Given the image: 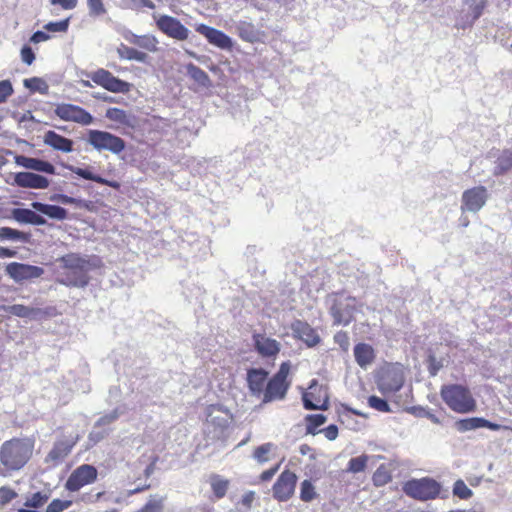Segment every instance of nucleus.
<instances>
[{"label": "nucleus", "instance_id": "1", "mask_svg": "<svg viewBox=\"0 0 512 512\" xmlns=\"http://www.w3.org/2000/svg\"><path fill=\"white\" fill-rule=\"evenodd\" d=\"M62 264L64 272L58 282L67 287L85 288L90 281L89 272L97 267L98 258L68 253L57 260Z\"/></svg>", "mask_w": 512, "mask_h": 512}, {"label": "nucleus", "instance_id": "2", "mask_svg": "<svg viewBox=\"0 0 512 512\" xmlns=\"http://www.w3.org/2000/svg\"><path fill=\"white\" fill-rule=\"evenodd\" d=\"M34 441L30 438H13L0 447V463L7 471H18L30 460Z\"/></svg>", "mask_w": 512, "mask_h": 512}, {"label": "nucleus", "instance_id": "3", "mask_svg": "<svg viewBox=\"0 0 512 512\" xmlns=\"http://www.w3.org/2000/svg\"><path fill=\"white\" fill-rule=\"evenodd\" d=\"M440 394L446 405L457 413H470L476 409L475 399L470 390L463 385H444Z\"/></svg>", "mask_w": 512, "mask_h": 512}, {"label": "nucleus", "instance_id": "4", "mask_svg": "<svg viewBox=\"0 0 512 512\" xmlns=\"http://www.w3.org/2000/svg\"><path fill=\"white\" fill-rule=\"evenodd\" d=\"M289 371V362H283L280 365L279 370L270 379H268L265 391L262 395V404L286 398L287 392L290 388V382L287 381Z\"/></svg>", "mask_w": 512, "mask_h": 512}, {"label": "nucleus", "instance_id": "5", "mask_svg": "<svg viewBox=\"0 0 512 512\" xmlns=\"http://www.w3.org/2000/svg\"><path fill=\"white\" fill-rule=\"evenodd\" d=\"M442 485L433 478L423 477L408 480L403 485L404 493L419 501H428L440 496Z\"/></svg>", "mask_w": 512, "mask_h": 512}, {"label": "nucleus", "instance_id": "6", "mask_svg": "<svg viewBox=\"0 0 512 512\" xmlns=\"http://www.w3.org/2000/svg\"><path fill=\"white\" fill-rule=\"evenodd\" d=\"M87 143L97 151H109L115 155L125 150V141L110 132L92 129L88 131Z\"/></svg>", "mask_w": 512, "mask_h": 512}, {"label": "nucleus", "instance_id": "7", "mask_svg": "<svg viewBox=\"0 0 512 512\" xmlns=\"http://www.w3.org/2000/svg\"><path fill=\"white\" fill-rule=\"evenodd\" d=\"M376 384L382 394L395 393L399 391L404 384V374L402 369L396 365L383 367L377 374Z\"/></svg>", "mask_w": 512, "mask_h": 512}, {"label": "nucleus", "instance_id": "8", "mask_svg": "<svg viewBox=\"0 0 512 512\" xmlns=\"http://www.w3.org/2000/svg\"><path fill=\"white\" fill-rule=\"evenodd\" d=\"M157 28L167 37L177 41H185L189 38L191 31L181 21L170 15H153Z\"/></svg>", "mask_w": 512, "mask_h": 512}, {"label": "nucleus", "instance_id": "9", "mask_svg": "<svg viewBox=\"0 0 512 512\" xmlns=\"http://www.w3.org/2000/svg\"><path fill=\"white\" fill-rule=\"evenodd\" d=\"M94 83L103 87L112 93H128L132 84L118 77H115L110 71L100 68L92 73H86Z\"/></svg>", "mask_w": 512, "mask_h": 512}, {"label": "nucleus", "instance_id": "10", "mask_svg": "<svg viewBox=\"0 0 512 512\" xmlns=\"http://www.w3.org/2000/svg\"><path fill=\"white\" fill-rule=\"evenodd\" d=\"M97 475V469L93 465H80L68 477L65 488L70 492L79 491L85 485L95 482Z\"/></svg>", "mask_w": 512, "mask_h": 512}, {"label": "nucleus", "instance_id": "11", "mask_svg": "<svg viewBox=\"0 0 512 512\" xmlns=\"http://www.w3.org/2000/svg\"><path fill=\"white\" fill-rule=\"evenodd\" d=\"M356 311V300L353 297L335 298L330 308L334 324L347 326Z\"/></svg>", "mask_w": 512, "mask_h": 512}, {"label": "nucleus", "instance_id": "12", "mask_svg": "<svg viewBox=\"0 0 512 512\" xmlns=\"http://www.w3.org/2000/svg\"><path fill=\"white\" fill-rule=\"evenodd\" d=\"M54 113L61 120L71 121L81 125H90L94 120L93 116L84 108L69 103L58 104L54 109Z\"/></svg>", "mask_w": 512, "mask_h": 512}, {"label": "nucleus", "instance_id": "13", "mask_svg": "<svg viewBox=\"0 0 512 512\" xmlns=\"http://www.w3.org/2000/svg\"><path fill=\"white\" fill-rule=\"evenodd\" d=\"M232 415L229 410L222 405L214 404L207 408V425L214 427L213 437L219 438L228 428Z\"/></svg>", "mask_w": 512, "mask_h": 512}, {"label": "nucleus", "instance_id": "14", "mask_svg": "<svg viewBox=\"0 0 512 512\" xmlns=\"http://www.w3.org/2000/svg\"><path fill=\"white\" fill-rule=\"evenodd\" d=\"M5 272L15 282L20 283L40 278L44 274V269L40 266L11 262L7 264Z\"/></svg>", "mask_w": 512, "mask_h": 512}, {"label": "nucleus", "instance_id": "15", "mask_svg": "<svg viewBox=\"0 0 512 512\" xmlns=\"http://www.w3.org/2000/svg\"><path fill=\"white\" fill-rule=\"evenodd\" d=\"M297 480L294 472L284 470L272 487L274 498L281 502L289 500L294 494Z\"/></svg>", "mask_w": 512, "mask_h": 512}, {"label": "nucleus", "instance_id": "16", "mask_svg": "<svg viewBox=\"0 0 512 512\" xmlns=\"http://www.w3.org/2000/svg\"><path fill=\"white\" fill-rule=\"evenodd\" d=\"M488 198L487 189L484 186H477L465 190L462 194V211L472 213L478 212L486 203Z\"/></svg>", "mask_w": 512, "mask_h": 512}, {"label": "nucleus", "instance_id": "17", "mask_svg": "<svg viewBox=\"0 0 512 512\" xmlns=\"http://www.w3.org/2000/svg\"><path fill=\"white\" fill-rule=\"evenodd\" d=\"M77 441L78 436L62 437L57 439L54 442L51 451L46 455L44 462L47 464L52 463L53 465H58L70 454Z\"/></svg>", "mask_w": 512, "mask_h": 512}, {"label": "nucleus", "instance_id": "18", "mask_svg": "<svg viewBox=\"0 0 512 512\" xmlns=\"http://www.w3.org/2000/svg\"><path fill=\"white\" fill-rule=\"evenodd\" d=\"M195 30L204 36L211 45L217 48L230 50L233 47L232 39L221 30L203 23L197 24Z\"/></svg>", "mask_w": 512, "mask_h": 512}, {"label": "nucleus", "instance_id": "19", "mask_svg": "<svg viewBox=\"0 0 512 512\" xmlns=\"http://www.w3.org/2000/svg\"><path fill=\"white\" fill-rule=\"evenodd\" d=\"M465 4L468 6V12L456 20L458 29L471 27L482 16L487 6V0H465Z\"/></svg>", "mask_w": 512, "mask_h": 512}, {"label": "nucleus", "instance_id": "20", "mask_svg": "<svg viewBox=\"0 0 512 512\" xmlns=\"http://www.w3.org/2000/svg\"><path fill=\"white\" fill-rule=\"evenodd\" d=\"M269 372L264 368H250L247 370L246 381L249 392L253 397H260L265 391Z\"/></svg>", "mask_w": 512, "mask_h": 512}, {"label": "nucleus", "instance_id": "21", "mask_svg": "<svg viewBox=\"0 0 512 512\" xmlns=\"http://www.w3.org/2000/svg\"><path fill=\"white\" fill-rule=\"evenodd\" d=\"M49 183L48 178L34 172H17L14 174L13 184L21 188L46 189Z\"/></svg>", "mask_w": 512, "mask_h": 512}, {"label": "nucleus", "instance_id": "22", "mask_svg": "<svg viewBox=\"0 0 512 512\" xmlns=\"http://www.w3.org/2000/svg\"><path fill=\"white\" fill-rule=\"evenodd\" d=\"M308 392H303L302 394V402L303 407L306 410H327L328 409V397L325 395L323 403L320 402V395H316L317 389L319 392L322 390V387L318 386V381L316 379H312L310 385L308 387Z\"/></svg>", "mask_w": 512, "mask_h": 512}, {"label": "nucleus", "instance_id": "23", "mask_svg": "<svg viewBox=\"0 0 512 512\" xmlns=\"http://www.w3.org/2000/svg\"><path fill=\"white\" fill-rule=\"evenodd\" d=\"M14 159L18 166L24 167L26 169L51 175L56 173L54 165L48 161L39 158L27 157L24 155H16Z\"/></svg>", "mask_w": 512, "mask_h": 512}, {"label": "nucleus", "instance_id": "24", "mask_svg": "<svg viewBox=\"0 0 512 512\" xmlns=\"http://www.w3.org/2000/svg\"><path fill=\"white\" fill-rule=\"evenodd\" d=\"M455 427L459 432H467L479 428H488L492 431H498L501 428V425L488 421L482 417H471L458 420L455 423Z\"/></svg>", "mask_w": 512, "mask_h": 512}, {"label": "nucleus", "instance_id": "25", "mask_svg": "<svg viewBox=\"0 0 512 512\" xmlns=\"http://www.w3.org/2000/svg\"><path fill=\"white\" fill-rule=\"evenodd\" d=\"M294 334L307 344L313 347L320 342V337L317 332L306 322L297 320L292 324Z\"/></svg>", "mask_w": 512, "mask_h": 512}, {"label": "nucleus", "instance_id": "26", "mask_svg": "<svg viewBox=\"0 0 512 512\" xmlns=\"http://www.w3.org/2000/svg\"><path fill=\"white\" fill-rule=\"evenodd\" d=\"M253 341L256 351L263 357L275 356L280 351V345L275 339L261 334H254Z\"/></svg>", "mask_w": 512, "mask_h": 512}, {"label": "nucleus", "instance_id": "27", "mask_svg": "<svg viewBox=\"0 0 512 512\" xmlns=\"http://www.w3.org/2000/svg\"><path fill=\"white\" fill-rule=\"evenodd\" d=\"M11 216L16 222L21 224L41 226L47 223L46 219L34 209L14 208L11 211Z\"/></svg>", "mask_w": 512, "mask_h": 512}, {"label": "nucleus", "instance_id": "28", "mask_svg": "<svg viewBox=\"0 0 512 512\" xmlns=\"http://www.w3.org/2000/svg\"><path fill=\"white\" fill-rule=\"evenodd\" d=\"M43 142L45 145L50 146L54 150L64 153H69L73 150V141L56 133L53 130H48L45 132L43 136Z\"/></svg>", "mask_w": 512, "mask_h": 512}, {"label": "nucleus", "instance_id": "29", "mask_svg": "<svg viewBox=\"0 0 512 512\" xmlns=\"http://www.w3.org/2000/svg\"><path fill=\"white\" fill-rule=\"evenodd\" d=\"M4 311L13 316L28 318L30 320H38L46 315V312L40 308L29 307L22 304L5 306Z\"/></svg>", "mask_w": 512, "mask_h": 512}, {"label": "nucleus", "instance_id": "30", "mask_svg": "<svg viewBox=\"0 0 512 512\" xmlns=\"http://www.w3.org/2000/svg\"><path fill=\"white\" fill-rule=\"evenodd\" d=\"M31 207L38 213L43 214L54 220L62 221L67 219L68 217V211L65 208L58 205L34 201L31 203Z\"/></svg>", "mask_w": 512, "mask_h": 512}, {"label": "nucleus", "instance_id": "31", "mask_svg": "<svg viewBox=\"0 0 512 512\" xmlns=\"http://www.w3.org/2000/svg\"><path fill=\"white\" fill-rule=\"evenodd\" d=\"M355 361L361 368H366L374 360V350L366 343H358L354 347Z\"/></svg>", "mask_w": 512, "mask_h": 512}, {"label": "nucleus", "instance_id": "32", "mask_svg": "<svg viewBox=\"0 0 512 512\" xmlns=\"http://www.w3.org/2000/svg\"><path fill=\"white\" fill-rule=\"evenodd\" d=\"M117 54L120 59L128 61H137L140 63H148V60L150 58L147 53L129 47L123 43L120 44V46L117 48Z\"/></svg>", "mask_w": 512, "mask_h": 512}, {"label": "nucleus", "instance_id": "33", "mask_svg": "<svg viewBox=\"0 0 512 512\" xmlns=\"http://www.w3.org/2000/svg\"><path fill=\"white\" fill-rule=\"evenodd\" d=\"M65 167L67 169H69L71 172L75 173L76 175H78L79 177H81V178H83L85 180H90V181H93V182H96V183H99V184H103V185H107V186H110V187H113V188L118 186L117 182L109 181V180L101 177L100 175L93 174L88 169H84V168H80V167H75V166H72V165H66Z\"/></svg>", "mask_w": 512, "mask_h": 512}, {"label": "nucleus", "instance_id": "34", "mask_svg": "<svg viewBox=\"0 0 512 512\" xmlns=\"http://www.w3.org/2000/svg\"><path fill=\"white\" fill-rule=\"evenodd\" d=\"M239 37L247 42L253 43L259 39V31L254 24L248 21H240L236 25Z\"/></svg>", "mask_w": 512, "mask_h": 512}, {"label": "nucleus", "instance_id": "35", "mask_svg": "<svg viewBox=\"0 0 512 512\" xmlns=\"http://www.w3.org/2000/svg\"><path fill=\"white\" fill-rule=\"evenodd\" d=\"M186 71L187 75L202 87L208 88L211 86V80L208 74L200 67L193 63H188L186 65Z\"/></svg>", "mask_w": 512, "mask_h": 512}, {"label": "nucleus", "instance_id": "36", "mask_svg": "<svg viewBox=\"0 0 512 512\" xmlns=\"http://www.w3.org/2000/svg\"><path fill=\"white\" fill-rule=\"evenodd\" d=\"M0 240L28 243L30 240V234L10 227H1Z\"/></svg>", "mask_w": 512, "mask_h": 512}, {"label": "nucleus", "instance_id": "37", "mask_svg": "<svg viewBox=\"0 0 512 512\" xmlns=\"http://www.w3.org/2000/svg\"><path fill=\"white\" fill-rule=\"evenodd\" d=\"M512 168V151L504 150L495 162L494 175L499 176Z\"/></svg>", "mask_w": 512, "mask_h": 512}, {"label": "nucleus", "instance_id": "38", "mask_svg": "<svg viewBox=\"0 0 512 512\" xmlns=\"http://www.w3.org/2000/svg\"><path fill=\"white\" fill-rule=\"evenodd\" d=\"M23 85L29 89L31 93L39 92L42 95H47L49 86L45 80L39 77H32L24 79Z\"/></svg>", "mask_w": 512, "mask_h": 512}, {"label": "nucleus", "instance_id": "39", "mask_svg": "<svg viewBox=\"0 0 512 512\" xmlns=\"http://www.w3.org/2000/svg\"><path fill=\"white\" fill-rule=\"evenodd\" d=\"M105 117L123 125H129L131 118L125 110L116 107L108 108L106 110Z\"/></svg>", "mask_w": 512, "mask_h": 512}, {"label": "nucleus", "instance_id": "40", "mask_svg": "<svg viewBox=\"0 0 512 512\" xmlns=\"http://www.w3.org/2000/svg\"><path fill=\"white\" fill-rule=\"evenodd\" d=\"M306 420V433L315 435L317 434V428L323 425L327 418L323 414H309L305 417Z\"/></svg>", "mask_w": 512, "mask_h": 512}, {"label": "nucleus", "instance_id": "41", "mask_svg": "<svg viewBox=\"0 0 512 512\" xmlns=\"http://www.w3.org/2000/svg\"><path fill=\"white\" fill-rule=\"evenodd\" d=\"M318 494L311 480L305 479L300 484V499L303 502H311L317 498Z\"/></svg>", "mask_w": 512, "mask_h": 512}, {"label": "nucleus", "instance_id": "42", "mask_svg": "<svg viewBox=\"0 0 512 512\" xmlns=\"http://www.w3.org/2000/svg\"><path fill=\"white\" fill-rule=\"evenodd\" d=\"M368 460L369 457L366 454L351 458L348 462L346 471L353 474L363 472L367 466Z\"/></svg>", "mask_w": 512, "mask_h": 512}, {"label": "nucleus", "instance_id": "43", "mask_svg": "<svg viewBox=\"0 0 512 512\" xmlns=\"http://www.w3.org/2000/svg\"><path fill=\"white\" fill-rule=\"evenodd\" d=\"M158 43L159 42L155 36L146 34L139 35L135 45L149 52H156L158 50Z\"/></svg>", "mask_w": 512, "mask_h": 512}, {"label": "nucleus", "instance_id": "44", "mask_svg": "<svg viewBox=\"0 0 512 512\" xmlns=\"http://www.w3.org/2000/svg\"><path fill=\"white\" fill-rule=\"evenodd\" d=\"M229 482L220 478L219 476H213L211 479V488L214 495L220 499L223 498L227 492Z\"/></svg>", "mask_w": 512, "mask_h": 512}, {"label": "nucleus", "instance_id": "45", "mask_svg": "<svg viewBox=\"0 0 512 512\" xmlns=\"http://www.w3.org/2000/svg\"><path fill=\"white\" fill-rule=\"evenodd\" d=\"M53 202H59L64 205L75 204L78 207H86V201L80 198H74L65 194H53L50 196Z\"/></svg>", "mask_w": 512, "mask_h": 512}, {"label": "nucleus", "instance_id": "46", "mask_svg": "<svg viewBox=\"0 0 512 512\" xmlns=\"http://www.w3.org/2000/svg\"><path fill=\"white\" fill-rule=\"evenodd\" d=\"M453 495L460 499L466 500L473 495V492L462 479H458L453 485Z\"/></svg>", "mask_w": 512, "mask_h": 512}, {"label": "nucleus", "instance_id": "47", "mask_svg": "<svg viewBox=\"0 0 512 512\" xmlns=\"http://www.w3.org/2000/svg\"><path fill=\"white\" fill-rule=\"evenodd\" d=\"M89 16L98 18L106 14L107 10L102 0H87Z\"/></svg>", "mask_w": 512, "mask_h": 512}, {"label": "nucleus", "instance_id": "48", "mask_svg": "<svg viewBox=\"0 0 512 512\" xmlns=\"http://www.w3.org/2000/svg\"><path fill=\"white\" fill-rule=\"evenodd\" d=\"M272 447V443H265L258 446L253 453V458L260 464L266 463L269 460L267 455Z\"/></svg>", "mask_w": 512, "mask_h": 512}, {"label": "nucleus", "instance_id": "49", "mask_svg": "<svg viewBox=\"0 0 512 512\" xmlns=\"http://www.w3.org/2000/svg\"><path fill=\"white\" fill-rule=\"evenodd\" d=\"M49 498V495L42 492H36L34 493L31 498L27 499L24 503V506L29 508H39L41 507L45 502H47Z\"/></svg>", "mask_w": 512, "mask_h": 512}, {"label": "nucleus", "instance_id": "50", "mask_svg": "<svg viewBox=\"0 0 512 512\" xmlns=\"http://www.w3.org/2000/svg\"><path fill=\"white\" fill-rule=\"evenodd\" d=\"M368 405L380 412H390V405L387 400L380 398L378 396L372 395L368 398Z\"/></svg>", "mask_w": 512, "mask_h": 512}, {"label": "nucleus", "instance_id": "51", "mask_svg": "<svg viewBox=\"0 0 512 512\" xmlns=\"http://www.w3.org/2000/svg\"><path fill=\"white\" fill-rule=\"evenodd\" d=\"M70 18H66L56 22H48L44 25V29L48 32H66L69 28Z\"/></svg>", "mask_w": 512, "mask_h": 512}, {"label": "nucleus", "instance_id": "52", "mask_svg": "<svg viewBox=\"0 0 512 512\" xmlns=\"http://www.w3.org/2000/svg\"><path fill=\"white\" fill-rule=\"evenodd\" d=\"M121 413L122 412L119 410V408H116L113 411H111L110 413H107V414L101 416L96 421L95 428L103 427V426H106V425H109V424L113 423L114 421H116L119 418Z\"/></svg>", "mask_w": 512, "mask_h": 512}, {"label": "nucleus", "instance_id": "53", "mask_svg": "<svg viewBox=\"0 0 512 512\" xmlns=\"http://www.w3.org/2000/svg\"><path fill=\"white\" fill-rule=\"evenodd\" d=\"M391 481V475L383 468L379 467L374 475L373 482L376 486H383Z\"/></svg>", "mask_w": 512, "mask_h": 512}, {"label": "nucleus", "instance_id": "54", "mask_svg": "<svg viewBox=\"0 0 512 512\" xmlns=\"http://www.w3.org/2000/svg\"><path fill=\"white\" fill-rule=\"evenodd\" d=\"M14 92L10 80L0 81V104L4 103Z\"/></svg>", "mask_w": 512, "mask_h": 512}, {"label": "nucleus", "instance_id": "55", "mask_svg": "<svg viewBox=\"0 0 512 512\" xmlns=\"http://www.w3.org/2000/svg\"><path fill=\"white\" fill-rule=\"evenodd\" d=\"M411 410H412V413L417 417H426V418L430 419L435 424L440 423L439 418L424 407L415 406V407H412Z\"/></svg>", "mask_w": 512, "mask_h": 512}, {"label": "nucleus", "instance_id": "56", "mask_svg": "<svg viewBox=\"0 0 512 512\" xmlns=\"http://www.w3.org/2000/svg\"><path fill=\"white\" fill-rule=\"evenodd\" d=\"M443 367V363L441 360H438L434 355L430 354L428 356V371L430 376H436L439 370Z\"/></svg>", "mask_w": 512, "mask_h": 512}, {"label": "nucleus", "instance_id": "57", "mask_svg": "<svg viewBox=\"0 0 512 512\" xmlns=\"http://www.w3.org/2000/svg\"><path fill=\"white\" fill-rule=\"evenodd\" d=\"M21 60L27 64L31 65L35 60V53L29 45H24L20 51Z\"/></svg>", "mask_w": 512, "mask_h": 512}, {"label": "nucleus", "instance_id": "58", "mask_svg": "<svg viewBox=\"0 0 512 512\" xmlns=\"http://www.w3.org/2000/svg\"><path fill=\"white\" fill-rule=\"evenodd\" d=\"M17 496L16 492L8 487L0 488V505L9 503L12 499Z\"/></svg>", "mask_w": 512, "mask_h": 512}, {"label": "nucleus", "instance_id": "59", "mask_svg": "<svg viewBox=\"0 0 512 512\" xmlns=\"http://www.w3.org/2000/svg\"><path fill=\"white\" fill-rule=\"evenodd\" d=\"M162 509V502L160 500H149L139 512H159Z\"/></svg>", "mask_w": 512, "mask_h": 512}, {"label": "nucleus", "instance_id": "60", "mask_svg": "<svg viewBox=\"0 0 512 512\" xmlns=\"http://www.w3.org/2000/svg\"><path fill=\"white\" fill-rule=\"evenodd\" d=\"M320 432H323L328 440L333 441L338 436V427L335 424H330L326 428L320 430Z\"/></svg>", "mask_w": 512, "mask_h": 512}, {"label": "nucleus", "instance_id": "61", "mask_svg": "<svg viewBox=\"0 0 512 512\" xmlns=\"http://www.w3.org/2000/svg\"><path fill=\"white\" fill-rule=\"evenodd\" d=\"M108 435L107 430H99L97 431L96 428L89 433V440L92 441L94 444L100 442Z\"/></svg>", "mask_w": 512, "mask_h": 512}, {"label": "nucleus", "instance_id": "62", "mask_svg": "<svg viewBox=\"0 0 512 512\" xmlns=\"http://www.w3.org/2000/svg\"><path fill=\"white\" fill-rule=\"evenodd\" d=\"M78 0H50L52 5H59L64 10L74 9L77 5Z\"/></svg>", "mask_w": 512, "mask_h": 512}, {"label": "nucleus", "instance_id": "63", "mask_svg": "<svg viewBox=\"0 0 512 512\" xmlns=\"http://www.w3.org/2000/svg\"><path fill=\"white\" fill-rule=\"evenodd\" d=\"M49 39H50V35L49 34H47L44 31L37 30L30 37V42L37 44V43L45 42V41H47Z\"/></svg>", "mask_w": 512, "mask_h": 512}, {"label": "nucleus", "instance_id": "64", "mask_svg": "<svg viewBox=\"0 0 512 512\" xmlns=\"http://www.w3.org/2000/svg\"><path fill=\"white\" fill-rule=\"evenodd\" d=\"M279 466H280V465H279V464H277L276 466H274V467H272V468H270V469H268V470H266V471L262 472V473H261V475H260V479H261L262 481H264V482H265V481H269V480H270V479H271V478L276 474V472H277V471H278V469H279Z\"/></svg>", "mask_w": 512, "mask_h": 512}]
</instances>
